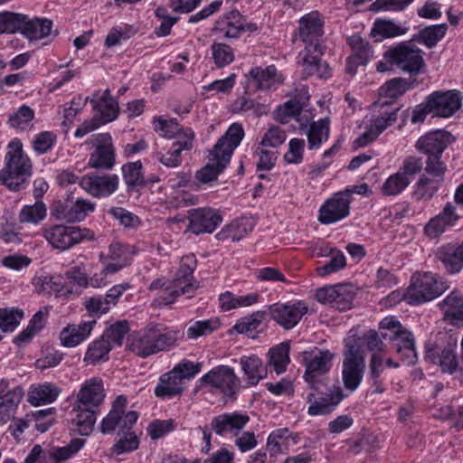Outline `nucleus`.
<instances>
[{
    "label": "nucleus",
    "mask_w": 463,
    "mask_h": 463,
    "mask_svg": "<svg viewBox=\"0 0 463 463\" xmlns=\"http://www.w3.org/2000/svg\"><path fill=\"white\" fill-rule=\"evenodd\" d=\"M104 398L105 391L100 378H90L81 385L74 406L77 413L72 419V424L76 426L75 431L80 435L89 436L92 432Z\"/></svg>",
    "instance_id": "1"
},
{
    "label": "nucleus",
    "mask_w": 463,
    "mask_h": 463,
    "mask_svg": "<svg viewBox=\"0 0 463 463\" xmlns=\"http://www.w3.org/2000/svg\"><path fill=\"white\" fill-rule=\"evenodd\" d=\"M244 130L241 124L233 123L222 136L208 156V163L196 173V179L203 184L212 182L226 168L234 149L241 144Z\"/></svg>",
    "instance_id": "2"
},
{
    "label": "nucleus",
    "mask_w": 463,
    "mask_h": 463,
    "mask_svg": "<svg viewBox=\"0 0 463 463\" xmlns=\"http://www.w3.org/2000/svg\"><path fill=\"white\" fill-rule=\"evenodd\" d=\"M423 54L424 52L411 39L401 42L384 52L383 60L377 63V71L385 72L395 68L410 75H417L426 66Z\"/></svg>",
    "instance_id": "3"
},
{
    "label": "nucleus",
    "mask_w": 463,
    "mask_h": 463,
    "mask_svg": "<svg viewBox=\"0 0 463 463\" xmlns=\"http://www.w3.org/2000/svg\"><path fill=\"white\" fill-rule=\"evenodd\" d=\"M32 176V163L23 150L20 140L14 139L7 146L5 165L0 171V181L10 191L24 189Z\"/></svg>",
    "instance_id": "4"
},
{
    "label": "nucleus",
    "mask_w": 463,
    "mask_h": 463,
    "mask_svg": "<svg viewBox=\"0 0 463 463\" xmlns=\"http://www.w3.org/2000/svg\"><path fill=\"white\" fill-rule=\"evenodd\" d=\"M179 332L163 330L159 326L146 327L130 335L129 350L146 358L159 352L168 351L177 345Z\"/></svg>",
    "instance_id": "5"
},
{
    "label": "nucleus",
    "mask_w": 463,
    "mask_h": 463,
    "mask_svg": "<svg viewBox=\"0 0 463 463\" xmlns=\"http://www.w3.org/2000/svg\"><path fill=\"white\" fill-rule=\"evenodd\" d=\"M360 338L354 335L345 339L342 379L344 386L350 392L360 385L365 367V359L362 354Z\"/></svg>",
    "instance_id": "6"
},
{
    "label": "nucleus",
    "mask_w": 463,
    "mask_h": 463,
    "mask_svg": "<svg viewBox=\"0 0 463 463\" xmlns=\"http://www.w3.org/2000/svg\"><path fill=\"white\" fill-rule=\"evenodd\" d=\"M411 280V285L408 288L410 305H420L430 301L449 288L447 280L431 272L417 273Z\"/></svg>",
    "instance_id": "7"
},
{
    "label": "nucleus",
    "mask_w": 463,
    "mask_h": 463,
    "mask_svg": "<svg viewBox=\"0 0 463 463\" xmlns=\"http://www.w3.org/2000/svg\"><path fill=\"white\" fill-rule=\"evenodd\" d=\"M456 348V340L447 333L439 332L435 341H429L425 345L426 359L439 364L443 373H453L458 368Z\"/></svg>",
    "instance_id": "8"
},
{
    "label": "nucleus",
    "mask_w": 463,
    "mask_h": 463,
    "mask_svg": "<svg viewBox=\"0 0 463 463\" xmlns=\"http://www.w3.org/2000/svg\"><path fill=\"white\" fill-rule=\"evenodd\" d=\"M194 267L186 262H182L175 273V279L163 288L161 298L165 305L184 295L187 298L194 296V291L200 287L199 282L193 279Z\"/></svg>",
    "instance_id": "9"
},
{
    "label": "nucleus",
    "mask_w": 463,
    "mask_h": 463,
    "mask_svg": "<svg viewBox=\"0 0 463 463\" xmlns=\"http://www.w3.org/2000/svg\"><path fill=\"white\" fill-rule=\"evenodd\" d=\"M45 239L59 250H68L84 240H93L94 232L77 226L53 225L44 231Z\"/></svg>",
    "instance_id": "10"
},
{
    "label": "nucleus",
    "mask_w": 463,
    "mask_h": 463,
    "mask_svg": "<svg viewBox=\"0 0 463 463\" xmlns=\"http://www.w3.org/2000/svg\"><path fill=\"white\" fill-rule=\"evenodd\" d=\"M126 406L127 398L124 395L118 396L109 414L101 421L100 431L103 434L114 432L117 427L119 430L132 429L138 419V413L135 411L125 413Z\"/></svg>",
    "instance_id": "11"
},
{
    "label": "nucleus",
    "mask_w": 463,
    "mask_h": 463,
    "mask_svg": "<svg viewBox=\"0 0 463 463\" xmlns=\"http://www.w3.org/2000/svg\"><path fill=\"white\" fill-rule=\"evenodd\" d=\"M203 384H208L219 390L223 395L232 397L241 388V380L234 370L228 365H219L203 375Z\"/></svg>",
    "instance_id": "12"
},
{
    "label": "nucleus",
    "mask_w": 463,
    "mask_h": 463,
    "mask_svg": "<svg viewBox=\"0 0 463 463\" xmlns=\"http://www.w3.org/2000/svg\"><path fill=\"white\" fill-rule=\"evenodd\" d=\"M335 357V354L329 350L317 349L313 351L311 354H306L304 356V362L306 366V372L304 379L309 383L310 388L314 391L318 389V384L322 382L320 376L326 374L332 366V360Z\"/></svg>",
    "instance_id": "13"
},
{
    "label": "nucleus",
    "mask_w": 463,
    "mask_h": 463,
    "mask_svg": "<svg viewBox=\"0 0 463 463\" xmlns=\"http://www.w3.org/2000/svg\"><path fill=\"white\" fill-rule=\"evenodd\" d=\"M269 315L277 324L286 330L295 327L302 317L307 313L308 307L303 301L294 303H275L268 307Z\"/></svg>",
    "instance_id": "14"
},
{
    "label": "nucleus",
    "mask_w": 463,
    "mask_h": 463,
    "mask_svg": "<svg viewBox=\"0 0 463 463\" xmlns=\"http://www.w3.org/2000/svg\"><path fill=\"white\" fill-rule=\"evenodd\" d=\"M345 397L343 389L338 385H334L328 392L317 398L315 392H311L306 398L309 403L307 414L313 417L329 415Z\"/></svg>",
    "instance_id": "15"
},
{
    "label": "nucleus",
    "mask_w": 463,
    "mask_h": 463,
    "mask_svg": "<svg viewBox=\"0 0 463 463\" xmlns=\"http://www.w3.org/2000/svg\"><path fill=\"white\" fill-rule=\"evenodd\" d=\"M323 55L321 44L313 45L299 52L298 63L303 67V79L316 75L320 79L330 77V68L326 62H322L320 57Z\"/></svg>",
    "instance_id": "16"
},
{
    "label": "nucleus",
    "mask_w": 463,
    "mask_h": 463,
    "mask_svg": "<svg viewBox=\"0 0 463 463\" xmlns=\"http://www.w3.org/2000/svg\"><path fill=\"white\" fill-rule=\"evenodd\" d=\"M256 30V24L247 23L245 17L238 10H232L220 16L213 29V32L221 33L226 38H237L244 32Z\"/></svg>",
    "instance_id": "17"
},
{
    "label": "nucleus",
    "mask_w": 463,
    "mask_h": 463,
    "mask_svg": "<svg viewBox=\"0 0 463 463\" xmlns=\"http://www.w3.org/2000/svg\"><path fill=\"white\" fill-rule=\"evenodd\" d=\"M95 151L90 155L89 165L93 168L109 170L115 165V151L112 137L109 133H99L93 136Z\"/></svg>",
    "instance_id": "18"
},
{
    "label": "nucleus",
    "mask_w": 463,
    "mask_h": 463,
    "mask_svg": "<svg viewBox=\"0 0 463 463\" xmlns=\"http://www.w3.org/2000/svg\"><path fill=\"white\" fill-rule=\"evenodd\" d=\"M189 225L187 229L193 233L213 232L222 222L221 214L212 208H196L188 211Z\"/></svg>",
    "instance_id": "19"
},
{
    "label": "nucleus",
    "mask_w": 463,
    "mask_h": 463,
    "mask_svg": "<svg viewBox=\"0 0 463 463\" xmlns=\"http://www.w3.org/2000/svg\"><path fill=\"white\" fill-rule=\"evenodd\" d=\"M349 213L350 199H348V194L339 192L320 207L317 219L322 224H331L345 218Z\"/></svg>",
    "instance_id": "20"
},
{
    "label": "nucleus",
    "mask_w": 463,
    "mask_h": 463,
    "mask_svg": "<svg viewBox=\"0 0 463 463\" xmlns=\"http://www.w3.org/2000/svg\"><path fill=\"white\" fill-rule=\"evenodd\" d=\"M119 178L117 175H88L81 177L80 185L88 194L95 197H107L118 188Z\"/></svg>",
    "instance_id": "21"
},
{
    "label": "nucleus",
    "mask_w": 463,
    "mask_h": 463,
    "mask_svg": "<svg viewBox=\"0 0 463 463\" xmlns=\"http://www.w3.org/2000/svg\"><path fill=\"white\" fill-rule=\"evenodd\" d=\"M436 116L449 118L461 107L462 96L458 90L435 91L428 96Z\"/></svg>",
    "instance_id": "22"
},
{
    "label": "nucleus",
    "mask_w": 463,
    "mask_h": 463,
    "mask_svg": "<svg viewBox=\"0 0 463 463\" xmlns=\"http://www.w3.org/2000/svg\"><path fill=\"white\" fill-rule=\"evenodd\" d=\"M194 138V132L191 129H188L181 139H178L172 144V146L166 151V153L156 151L154 153L153 157L166 167H178L182 164V152L190 151L193 148Z\"/></svg>",
    "instance_id": "23"
},
{
    "label": "nucleus",
    "mask_w": 463,
    "mask_h": 463,
    "mask_svg": "<svg viewBox=\"0 0 463 463\" xmlns=\"http://www.w3.org/2000/svg\"><path fill=\"white\" fill-rule=\"evenodd\" d=\"M455 140L447 130L438 129L420 137L416 148L426 156L442 155L446 147Z\"/></svg>",
    "instance_id": "24"
},
{
    "label": "nucleus",
    "mask_w": 463,
    "mask_h": 463,
    "mask_svg": "<svg viewBox=\"0 0 463 463\" xmlns=\"http://www.w3.org/2000/svg\"><path fill=\"white\" fill-rule=\"evenodd\" d=\"M459 218L456 206L448 202L443 210L427 222L424 227V233L430 238H438L448 227L456 225Z\"/></svg>",
    "instance_id": "25"
},
{
    "label": "nucleus",
    "mask_w": 463,
    "mask_h": 463,
    "mask_svg": "<svg viewBox=\"0 0 463 463\" xmlns=\"http://www.w3.org/2000/svg\"><path fill=\"white\" fill-rule=\"evenodd\" d=\"M250 417L247 414L233 411L215 416L211 421V429L218 436H224L228 433L238 435L249 422Z\"/></svg>",
    "instance_id": "26"
},
{
    "label": "nucleus",
    "mask_w": 463,
    "mask_h": 463,
    "mask_svg": "<svg viewBox=\"0 0 463 463\" xmlns=\"http://www.w3.org/2000/svg\"><path fill=\"white\" fill-rule=\"evenodd\" d=\"M323 26L324 22L317 12H311L299 20V36L306 43V47L321 44Z\"/></svg>",
    "instance_id": "27"
},
{
    "label": "nucleus",
    "mask_w": 463,
    "mask_h": 463,
    "mask_svg": "<svg viewBox=\"0 0 463 463\" xmlns=\"http://www.w3.org/2000/svg\"><path fill=\"white\" fill-rule=\"evenodd\" d=\"M383 339H388L395 345L396 352L408 363L414 364L417 361L414 336L411 332L404 328L399 333L383 334Z\"/></svg>",
    "instance_id": "28"
},
{
    "label": "nucleus",
    "mask_w": 463,
    "mask_h": 463,
    "mask_svg": "<svg viewBox=\"0 0 463 463\" xmlns=\"http://www.w3.org/2000/svg\"><path fill=\"white\" fill-rule=\"evenodd\" d=\"M277 69L274 65L266 68L253 67L245 75L250 91L268 90L276 82Z\"/></svg>",
    "instance_id": "29"
},
{
    "label": "nucleus",
    "mask_w": 463,
    "mask_h": 463,
    "mask_svg": "<svg viewBox=\"0 0 463 463\" xmlns=\"http://www.w3.org/2000/svg\"><path fill=\"white\" fill-rule=\"evenodd\" d=\"M435 256L449 274L458 273L463 269V242L459 245L443 246Z\"/></svg>",
    "instance_id": "30"
},
{
    "label": "nucleus",
    "mask_w": 463,
    "mask_h": 463,
    "mask_svg": "<svg viewBox=\"0 0 463 463\" xmlns=\"http://www.w3.org/2000/svg\"><path fill=\"white\" fill-rule=\"evenodd\" d=\"M184 389V382L172 369L170 372L160 376L159 382L155 388V395L161 399H171L180 396Z\"/></svg>",
    "instance_id": "31"
},
{
    "label": "nucleus",
    "mask_w": 463,
    "mask_h": 463,
    "mask_svg": "<svg viewBox=\"0 0 463 463\" xmlns=\"http://www.w3.org/2000/svg\"><path fill=\"white\" fill-rule=\"evenodd\" d=\"M95 324L96 320H91L79 325H68L60 334L61 345L66 347L80 345L90 335Z\"/></svg>",
    "instance_id": "32"
},
{
    "label": "nucleus",
    "mask_w": 463,
    "mask_h": 463,
    "mask_svg": "<svg viewBox=\"0 0 463 463\" xmlns=\"http://www.w3.org/2000/svg\"><path fill=\"white\" fill-rule=\"evenodd\" d=\"M24 395L23 388L16 386L0 396V423L5 424L14 419V414Z\"/></svg>",
    "instance_id": "33"
},
{
    "label": "nucleus",
    "mask_w": 463,
    "mask_h": 463,
    "mask_svg": "<svg viewBox=\"0 0 463 463\" xmlns=\"http://www.w3.org/2000/svg\"><path fill=\"white\" fill-rule=\"evenodd\" d=\"M52 28V22L48 18L33 17L30 19L25 15L22 34L30 41L41 40L51 35Z\"/></svg>",
    "instance_id": "34"
},
{
    "label": "nucleus",
    "mask_w": 463,
    "mask_h": 463,
    "mask_svg": "<svg viewBox=\"0 0 463 463\" xmlns=\"http://www.w3.org/2000/svg\"><path fill=\"white\" fill-rule=\"evenodd\" d=\"M439 307L444 313L445 320L452 324L463 321V295L460 291L455 289L450 292L439 304Z\"/></svg>",
    "instance_id": "35"
},
{
    "label": "nucleus",
    "mask_w": 463,
    "mask_h": 463,
    "mask_svg": "<svg viewBox=\"0 0 463 463\" xmlns=\"http://www.w3.org/2000/svg\"><path fill=\"white\" fill-rule=\"evenodd\" d=\"M58 217L70 222L82 221L88 213L94 211V203L85 199H77L71 205L61 206V211L56 209Z\"/></svg>",
    "instance_id": "36"
},
{
    "label": "nucleus",
    "mask_w": 463,
    "mask_h": 463,
    "mask_svg": "<svg viewBox=\"0 0 463 463\" xmlns=\"http://www.w3.org/2000/svg\"><path fill=\"white\" fill-rule=\"evenodd\" d=\"M241 369L246 377L248 385H256L265 376L261 359L252 354L250 356H242L240 360Z\"/></svg>",
    "instance_id": "37"
},
{
    "label": "nucleus",
    "mask_w": 463,
    "mask_h": 463,
    "mask_svg": "<svg viewBox=\"0 0 463 463\" xmlns=\"http://www.w3.org/2000/svg\"><path fill=\"white\" fill-rule=\"evenodd\" d=\"M60 392L59 387L54 383L39 384L31 390L28 402L34 406L51 403L57 399Z\"/></svg>",
    "instance_id": "38"
},
{
    "label": "nucleus",
    "mask_w": 463,
    "mask_h": 463,
    "mask_svg": "<svg viewBox=\"0 0 463 463\" xmlns=\"http://www.w3.org/2000/svg\"><path fill=\"white\" fill-rule=\"evenodd\" d=\"M407 29L390 20L377 19L371 30L370 35L375 42H381L385 38H392L406 33Z\"/></svg>",
    "instance_id": "39"
},
{
    "label": "nucleus",
    "mask_w": 463,
    "mask_h": 463,
    "mask_svg": "<svg viewBox=\"0 0 463 463\" xmlns=\"http://www.w3.org/2000/svg\"><path fill=\"white\" fill-rule=\"evenodd\" d=\"M142 168L141 161L129 162L122 165V176L128 192L146 184V180L142 175Z\"/></svg>",
    "instance_id": "40"
},
{
    "label": "nucleus",
    "mask_w": 463,
    "mask_h": 463,
    "mask_svg": "<svg viewBox=\"0 0 463 463\" xmlns=\"http://www.w3.org/2000/svg\"><path fill=\"white\" fill-rule=\"evenodd\" d=\"M442 181L421 175L413 186L412 197L416 201H430L438 192Z\"/></svg>",
    "instance_id": "41"
},
{
    "label": "nucleus",
    "mask_w": 463,
    "mask_h": 463,
    "mask_svg": "<svg viewBox=\"0 0 463 463\" xmlns=\"http://www.w3.org/2000/svg\"><path fill=\"white\" fill-rule=\"evenodd\" d=\"M446 32V24L430 25L420 30L411 40L414 43L417 42L432 48L444 37Z\"/></svg>",
    "instance_id": "42"
},
{
    "label": "nucleus",
    "mask_w": 463,
    "mask_h": 463,
    "mask_svg": "<svg viewBox=\"0 0 463 463\" xmlns=\"http://www.w3.org/2000/svg\"><path fill=\"white\" fill-rule=\"evenodd\" d=\"M112 345L102 336L92 341L85 353L84 362L90 364H96L102 361L109 360V354Z\"/></svg>",
    "instance_id": "43"
},
{
    "label": "nucleus",
    "mask_w": 463,
    "mask_h": 463,
    "mask_svg": "<svg viewBox=\"0 0 463 463\" xmlns=\"http://www.w3.org/2000/svg\"><path fill=\"white\" fill-rule=\"evenodd\" d=\"M269 315L268 308L266 310H259L249 316H245L237 320L233 326V329L239 334H250L258 331L262 322L267 319Z\"/></svg>",
    "instance_id": "44"
},
{
    "label": "nucleus",
    "mask_w": 463,
    "mask_h": 463,
    "mask_svg": "<svg viewBox=\"0 0 463 463\" xmlns=\"http://www.w3.org/2000/svg\"><path fill=\"white\" fill-rule=\"evenodd\" d=\"M329 137V121L327 118L313 122L307 132L309 149L318 148Z\"/></svg>",
    "instance_id": "45"
},
{
    "label": "nucleus",
    "mask_w": 463,
    "mask_h": 463,
    "mask_svg": "<svg viewBox=\"0 0 463 463\" xmlns=\"http://www.w3.org/2000/svg\"><path fill=\"white\" fill-rule=\"evenodd\" d=\"M99 93H95L93 98L90 99V103L99 115L98 117L106 124L115 120L118 114V105L115 99H106V102L99 103L98 101Z\"/></svg>",
    "instance_id": "46"
},
{
    "label": "nucleus",
    "mask_w": 463,
    "mask_h": 463,
    "mask_svg": "<svg viewBox=\"0 0 463 463\" xmlns=\"http://www.w3.org/2000/svg\"><path fill=\"white\" fill-rule=\"evenodd\" d=\"M412 81L404 78H394L385 82L380 89L382 98L398 99L411 88Z\"/></svg>",
    "instance_id": "47"
},
{
    "label": "nucleus",
    "mask_w": 463,
    "mask_h": 463,
    "mask_svg": "<svg viewBox=\"0 0 463 463\" xmlns=\"http://www.w3.org/2000/svg\"><path fill=\"white\" fill-rule=\"evenodd\" d=\"M24 311L18 307L0 308V329L11 333L16 329L24 318Z\"/></svg>",
    "instance_id": "48"
},
{
    "label": "nucleus",
    "mask_w": 463,
    "mask_h": 463,
    "mask_svg": "<svg viewBox=\"0 0 463 463\" xmlns=\"http://www.w3.org/2000/svg\"><path fill=\"white\" fill-rule=\"evenodd\" d=\"M308 98L307 92L304 91L299 98L295 96L293 99L286 101L283 107L279 109L278 118H279L280 122L286 123L287 118L299 116Z\"/></svg>",
    "instance_id": "49"
},
{
    "label": "nucleus",
    "mask_w": 463,
    "mask_h": 463,
    "mask_svg": "<svg viewBox=\"0 0 463 463\" xmlns=\"http://www.w3.org/2000/svg\"><path fill=\"white\" fill-rule=\"evenodd\" d=\"M288 354L289 345L288 343H281L269 350V364L273 366L278 374L286 370L289 363Z\"/></svg>",
    "instance_id": "50"
},
{
    "label": "nucleus",
    "mask_w": 463,
    "mask_h": 463,
    "mask_svg": "<svg viewBox=\"0 0 463 463\" xmlns=\"http://www.w3.org/2000/svg\"><path fill=\"white\" fill-rule=\"evenodd\" d=\"M25 14L12 12H3L0 14V34L22 33L23 24L24 23Z\"/></svg>",
    "instance_id": "51"
},
{
    "label": "nucleus",
    "mask_w": 463,
    "mask_h": 463,
    "mask_svg": "<svg viewBox=\"0 0 463 463\" xmlns=\"http://www.w3.org/2000/svg\"><path fill=\"white\" fill-rule=\"evenodd\" d=\"M129 329L128 322L127 320H120L110 325L101 336L105 338L112 347L114 345L121 346Z\"/></svg>",
    "instance_id": "52"
},
{
    "label": "nucleus",
    "mask_w": 463,
    "mask_h": 463,
    "mask_svg": "<svg viewBox=\"0 0 463 463\" xmlns=\"http://www.w3.org/2000/svg\"><path fill=\"white\" fill-rule=\"evenodd\" d=\"M33 118V110L29 106L23 105L9 116L8 125L15 129L25 130L30 127Z\"/></svg>",
    "instance_id": "53"
},
{
    "label": "nucleus",
    "mask_w": 463,
    "mask_h": 463,
    "mask_svg": "<svg viewBox=\"0 0 463 463\" xmlns=\"http://www.w3.org/2000/svg\"><path fill=\"white\" fill-rule=\"evenodd\" d=\"M411 178L403 177L399 172L390 175L382 186L385 196H395L401 194L410 184Z\"/></svg>",
    "instance_id": "54"
},
{
    "label": "nucleus",
    "mask_w": 463,
    "mask_h": 463,
    "mask_svg": "<svg viewBox=\"0 0 463 463\" xmlns=\"http://www.w3.org/2000/svg\"><path fill=\"white\" fill-rule=\"evenodd\" d=\"M46 216V207L43 203L36 202L33 205H25L19 213V221L23 223L37 224Z\"/></svg>",
    "instance_id": "55"
},
{
    "label": "nucleus",
    "mask_w": 463,
    "mask_h": 463,
    "mask_svg": "<svg viewBox=\"0 0 463 463\" xmlns=\"http://www.w3.org/2000/svg\"><path fill=\"white\" fill-rule=\"evenodd\" d=\"M118 437V441L113 446V450L117 454L131 452L138 448L139 439L131 430H119Z\"/></svg>",
    "instance_id": "56"
},
{
    "label": "nucleus",
    "mask_w": 463,
    "mask_h": 463,
    "mask_svg": "<svg viewBox=\"0 0 463 463\" xmlns=\"http://www.w3.org/2000/svg\"><path fill=\"white\" fill-rule=\"evenodd\" d=\"M221 326L218 318H210L206 320H199L192 324L187 328V336L195 339L203 335H210Z\"/></svg>",
    "instance_id": "57"
},
{
    "label": "nucleus",
    "mask_w": 463,
    "mask_h": 463,
    "mask_svg": "<svg viewBox=\"0 0 463 463\" xmlns=\"http://www.w3.org/2000/svg\"><path fill=\"white\" fill-rule=\"evenodd\" d=\"M335 302L333 307L338 310H346L351 307L354 301V292L350 285L338 284L335 285Z\"/></svg>",
    "instance_id": "58"
},
{
    "label": "nucleus",
    "mask_w": 463,
    "mask_h": 463,
    "mask_svg": "<svg viewBox=\"0 0 463 463\" xmlns=\"http://www.w3.org/2000/svg\"><path fill=\"white\" fill-rule=\"evenodd\" d=\"M213 59L218 68H222L234 60V53L231 46L222 43H213L212 47Z\"/></svg>",
    "instance_id": "59"
},
{
    "label": "nucleus",
    "mask_w": 463,
    "mask_h": 463,
    "mask_svg": "<svg viewBox=\"0 0 463 463\" xmlns=\"http://www.w3.org/2000/svg\"><path fill=\"white\" fill-rule=\"evenodd\" d=\"M233 107L234 112H251L257 117L268 114V109L265 105L246 97L236 99Z\"/></svg>",
    "instance_id": "60"
},
{
    "label": "nucleus",
    "mask_w": 463,
    "mask_h": 463,
    "mask_svg": "<svg viewBox=\"0 0 463 463\" xmlns=\"http://www.w3.org/2000/svg\"><path fill=\"white\" fill-rule=\"evenodd\" d=\"M442 155L427 156L425 161V171L433 178L443 181L444 175L447 171L446 164L441 160Z\"/></svg>",
    "instance_id": "61"
},
{
    "label": "nucleus",
    "mask_w": 463,
    "mask_h": 463,
    "mask_svg": "<svg viewBox=\"0 0 463 463\" xmlns=\"http://www.w3.org/2000/svg\"><path fill=\"white\" fill-rule=\"evenodd\" d=\"M175 427L176 423L172 419L163 420H155L149 423L147 432L152 439H158L174 430Z\"/></svg>",
    "instance_id": "62"
},
{
    "label": "nucleus",
    "mask_w": 463,
    "mask_h": 463,
    "mask_svg": "<svg viewBox=\"0 0 463 463\" xmlns=\"http://www.w3.org/2000/svg\"><path fill=\"white\" fill-rule=\"evenodd\" d=\"M83 444V439H73L68 446L53 448L51 450L54 456V458L57 460V463H61L77 453L82 448Z\"/></svg>",
    "instance_id": "63"
},
{
    "label": "nucleus",
    "mask_w": 463,
    "mask_h": 463,
    "mask_svg": "<svg viewBox=\"0 0 463 463\" xmlns=\"http://www.w3.org/2000/svg\"><path fill=\"white\" fill-rule=\"evenodd\" d=\"M286 138L285 131L277 126H273L265 132L259 145L264 147H278L285 142Z\"/></svg>",
    "instance_id": "64"
}]
</instances>
